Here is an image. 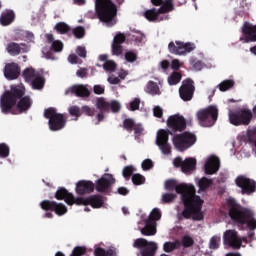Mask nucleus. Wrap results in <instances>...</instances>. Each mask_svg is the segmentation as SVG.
<instances>
[{
	"instance_id": "nucleus-8",
	"label": "nucleus",
	"mask_w": 256,
	"mask_h": 256,
	"mask_svg": "<svg viewBox=\"0 0 256 256\" xmlns=\"http://www.w3.org/2000/svg\"><path fill=\"white\" fill-rule=\"evenodd\" d=\"M231 125L239 127L241 125H249L253 119V112L250 109L242 108L235 111H229L228 114Z\"/></svg>"
},
{
	"instance_id": "nucleus-20",
	"label": "nucleus",
	"mask_w": 256,
	"mask_h": 256,
	"mask_svg": "<svg viewBox=\"0 0 256 256\" xmlns=\"http://www.w3.org/2000/svg\"><path fill=\"white\" fill-rule=\"evenodd\" d=\"M242 34L246 43L256 42V25L249 22H244L242 26Z\"/></svg>"
},
{
	"instance_id": "nucleus-6",
	"label": "nucleus",
	"mask_w": 256,
	"mask_h": 256,
	"mask_svg": "<svg viewBox=\"0 0 256 256\" xmlns=\"http://www.w3.org/2000/svg\"><path fill=\"white\" fill-rule=\"evenodd\" d=\"M44 117L45 119H49L48 125L50 131H61L67 125L65 114L57 113V110L53 107L47 108L44 111Z\"/></svg>"
},
{
	"instance_id": "nucleus-46",
	"label": "nucleus",
	"mask_w": 256,
	"mask_h": 256,
	"mask_svg": "<svg viewBox=\"0 0 256 256\" xmlns=\"http://www.w3.org/2000/svg\"><path fill=\"white\" fill-rule=\"evenodd\" d=\"M87 253V248L85 246H76L72 250L70 256H83Z\"/></svg>"
},
{
	"instance_id": "nucleus-27",
	"label": "nucleus",
	"mask_w": 256,
	"mask_h": 256,
	"mask_svg": "<svg viewBox=\"0 0 256 256\" xmlns=\"http://www.w3.org/2000/svg\"><path fill=\"white\" fill-rule=\"evenodd\" d=\"M155 225L156 223L153 222V220H146L145 227H143L140 231L146 237H151L157 233V227Z\"/></svg>"
},
{
	"instance_id": "nucleus-7",
	"label": "nucleus",
	"mask_w": 256,
	"mask_h": 256,
	"mask_svg": "<svg viewBox=\"0 0 256 256\" xmlns=\"http://www.w3.org/2000/svg\"><path fill=\"white\" fill-rule=\"evenodd\" d=\"M172 143L177 151H187L197 143V136L191 132L175 134L172 138Z\"/></svg>"
},
{
	"instance_id": "nucleus-62",
	"label": "nucleus",
	"mask_w": 256,
	"mask_h": 256,
	"mask_svg": "<svg viewBox=\"0 0 256 256\" xmlns=\"http://www.w3.org/2000/svg\"><path fill=\"white\" fill-rule=\"evenodd\" d=\"M141 105V99L135 98L130 102V111H139V107Z\"/></svg>"
},
{
	"instance_id": "nucleus-53",
	"label": "nucleus",
	"mask_w": 256,
	"mask_h": 256,
	"mask_svg": "<svg viewBox=\"0 0 256 256\" xmlns=\"http://www.w3.org/2000/svg\"><path fill=\"white\" fill-rule=\"evenodd\" d=\"M51 50L54 51V53H61L63 51V42L60 40H55L52 42Z\"/></svg>"
},
{
	"instance_id": "nucleus-42",
	"label": "nucleus",
	"mask_w": 256,
	"mask_h": 256,
	"mask_svg": "<svg viewBox=\"0 0 256 256\" xmlns=\"http://www.w3.org/2000/svg\"><path fill=\"white\" fill-rule=\"evenodd\" d=\"M124 58L127 63H135V61L138 59L137 50H130L125 52Z\"/></svg>"
},
{
	"instance_id": "nucleus-51",
	"label": "nucleus",
	"mask_w": 256,
	"mask_h": 256,
	"mask_svg": "<svg viewBox=\"0 0 256 256\" xmlns=\"http://www.w3.org/2000/svg\"><path fill=\"white\" fill-rule=\"evenodd\" d=\"M161 219V211L158 208H154L150 214V217L146 221H159Z\"/></svg>"
},
{
	"instance_id": "nucleus-41",
	"label": "nucleus",
	"mask_w": 256,
	"mask_h": 256,
	"mask_svg": "<svg viewBox=\"0 0 256 256\" xmlns=\"http://www.w3.org/2000/svg\"><path fill=\"white\" fill-rule=\"evenodd\" d=\"M213 185V180L208 179L207 177H203L198 182V187L200 191H205V189H209Z\"/></svg>"
},
{
	"instance_id": "nucleus-18",
	"label": "nucleus",
	"mask_w": 256,
	"mask_h": 256,
	"mask_svg": "<svg viewBox=\"0 0 256 256\" xmlns=\"http://www.w3.org/2000/svg\"><path fill=\"white\" fill-rule=\"evenodd\" d=\"M77 195H89L95 191V184L90 180H80L76 183Z\"/></svg>"
},
{
	"instance_id": "nucleus-29",
	"label": "nucleus",
	"mask_w": 256,
	"mask_h": 256,
	"mask_svg": "<svg viewBox=\"0 0 256 256\" xmlns=\"http://www.w3.org/2000/svg\"><path fill=\"white\" fill-rule=\"evenodd\" d=\"M196 167H197V159L186 158L182 165V173H191V171H195Z\"/></svg>"
},
{
	"instance_id": "nucleus-2",
	"label": "nucleus",
	"mask_w": 256,
	"mask_h": 256,
	"mask_svg": "<svg viewBox=\"0 0 256 256\" xmlns=\"http://www.w3.org/2000/svg\"><path fill=\"white\" fill-rule=\"evenodd\" d=\"M23 95H25V88L21 86H14L11 87L10 90L5 91L0 97L1 113L4 115H9V113L15 115L13 107L17 105V101H19Z\"/></svg>"
},
{
	"instance_id": "nucleus-35",
	"label": "nucleus",
	"mask_w": 256,
	"mask_h": 256,
	"mask_svg": "<svg viewBox=\"0 0 256 256\" xmlns=\"http://www.w3.org/2000/svg\"><path fill=\"white\" fill-rule=\"evenodd\" d=\"M181 79H183V75L180 72H172L168 77V85H177L181 83Z\"/></svg>"
},
{
	"instance_id": "nucleus-33",
	"label": "nucleus",
	"mask_w": 256,
	"mask_h": 256,
	"mask_svg": "<svg viewBox=\"0 0 256 256\" xmlns=\"http://www.w3.org/2000/svg\"><path fill=\"white\" fill-rule=\"evenodd\" d=\"M30 83L32 85V89L40 91V89L45 87V78L38 74Z\"/></svg>"
},
{
	"instance_id": "nucleus-32",
	"label": "nucleus",
	"mask_w": 256,
	"mask_h": 256,
	"mask_svg": "<svg viewBox=\"0 0 256 256\" xmlns=\"http://www.w3.org/2000/svg\"><path fill=\"white\" fill-rule=\"evenodd\" d=\"M159 15H161V12H159V8H151L144 12V17L148 21H157L159 19Z\"/></svg>"
},
{
	"instance_id": "nucleus-10",
	"label": "nucleus",
	"mask_w": 256,
	"mask_h": 256,
	"mask_svg": "<svg viewBox=\"0 0 256 256\" xmlns=\"http://www.w3.org/2000/svg\"><path fill=\"white\" fill-rule=\"evenodd\" d=\"M169 135H173V132L160 129L157 133L156 145L157 147H159L163 155H171V144L169 143Z\"/></svg>"
},
{
	"instance_id": "nucleus-59",
	"label": "nucleus",
	"mask_w": 256,
	"mask_h": 256,
	"mask_svg": "<svg viewBox=\"0 0 256 256\" xmlns=\"http://www.w3.org/2000/svg\"><path fill=\"white\" fill-rule=\"evenodd\" d=\"M9 155V146L5 143L0 144V157L2 159H6V157Z\"/></svg>"
},
{
	"instance_id": "nucleus-14",
	"label": "nucleus",
	"mask_w": 256,
	"mask_h": 256,
	"mask_svg": "<svg viewBox=\"0 0 256 256\" xmlns=\"http://www.w3.org/2000/svg\"><path fill=\"white\" fill-rule=\"evenodd\" d=\"M40 207L43 211H54L59 217L67 213V206L63 203H58L51 200H43L40 202Z\"/></svg>"
},
{
	"instance_id": "nucleus-52",
	"label": "nucleus",
	"mask_w": 256,
	"mask_h": 256,
	"mask_svg": "<svg viewBox=\"0 0 256 256\" xmlns=\"http://www.w3.org/2000/svg\"><path fill=\"white\" fill-rule=\"evenodd\" d=\"M111 49L112 55H116V57H119V55H123V45L115 44L112 42Z\"/></svg>"
},
{
	"instance_id": "nucleus-37",
	"label": "nucleus",
	"mask_w": 256,
	"mask_h": 256,
	"mask_svg": "<svg viewBox=\"0 0 256 256\" xmlns=\"http://www.w3.org/2000/svg\"><path fill=\"white\" fill-rule=\"evenodd\" d=\"M68 113L71 117H75L74 121H79V117L82 115L81 108L76 105L70 106L68 108Z\"/></svg>"
},
{
	"instance_id": "nucleus-16",
	"label": "nucleus",
	"mask_w": 256,
	"mask_h": 256,
	"mask_svg": "<svg viewBox=\"0 0 256 256\" xmlns=\"http://www.w3.org/2000/svg\"><path fill=\"white\" fill-rule=\"evenodd\" d=\"M224 245H228L232 249H241V245H243V240L239 238L237 231L235 230H226L224 232Z\"/></svg>"
},
{
	"instance_id": "nucleus-50",
	"label": "nucleus",
	"mask_w": 256,
	"mask_h": 256,
	"mask_svg": "<svg viewBox=\"0 0 256 256\" xmlns=\"http://www.w3.org/2000/svg\"><path fill=\"white\" fill-rule=\"evenodd\" d=\"M104 71H110L113 73L117 69V63L112 60H108L103 64Z\"/></svg>"
},
{
	"instance_id": "nucleus-13",
	"label": "nucleus",
	"mask_w": 256,
	"mask_h": 256,
	"mask_svg": "<svg viewBox=\"0 0 256 256\" xmlns=\"http://www.w3.org/2000/svg\"><path fill=\"white\" fill-rule=\"evenodd\" d=\"M237 187L241 189L242 195H251L256 191V182L245 176H238L235 179Z\"/></svg>"
},
{
	"instance_id": "nucleus-1",
	"label": "nucleus",
	"mask_w": 256,
	"mask_h": 256,
	"mask_svg": "<svg viewBox=\"0 0 256 256\" xmlns=\"http://www.w3.org/2000/svg\"><path fill=\"white\" fill-rule=\"evenodd\" d=\"M166 191H176L181 195L184 211L177 214L178 221L192 219L193 221H203V199L195 195V187L187 184H179L177 180H167L165 182Z\"/></svg>"
},
{
	"instance_id": "nucleus-40",
	"label": "nucleus",
	"mask_w": 256,
	"mask_h": 256,
	"mask_svg": "<svg viewBox=\"0 0 256 256\" xmlns=\"http://www.w3.org/2000/svg\"><path fill=\"white\" fill-rule=\"evenodd\" d=\"M219 90L222 92L229 91V89H233L235 87V81L233 80H224L219 85Z\"/></svg>"
},
{
	"instance_id": "nucleus-31",
	"label": "nucleus",
	"mask_w": 256,
	"mask_h": 256,
	"mask_svg": "<svg viewBox=\"0 0 256 256\" xmlns=\"http://www.w3.org/2000/svg\"><path fill=\"white\" fill-rule=\"evenodd\" d=\"M38 75L33 68H25L22 72V77L26 83H31Z\"/></svg>"
},
{
	"instance_id": "nucleus-5",
	"label": "nucleus",
	"mask_w": 256,
	"mask_h": 256,
	"mask_svg": "<svg viewBox=\"0 0 256 256\" xmlns=\"http://www.w3.org/2000/svg\"><path fill=\"white\" fill-rule=\"evenodd\" d=\"M196 117L201 127H213L219 119V109L215 105H210L204 109H200Z\"/></svg>"
},
{
	"instance_id": "nucleus-61",
	"label": "nucleus",
	"mask_w": 256,
	"mask_h": 256,
	"mask_svg": "<svg viewBox=\"0 0 256 256\" xmlns=\"http://www.w3.org/2000/svg\"><path fill=\"white\" fill-rule=\"evenodd\" d=\"M190 65L193 67L194 71H201V69H203L201 60L192 59L190 60Z\"/></svg>"
},
{
	"instance_id": "nucleus-45",
	"label": "nucleus",
	"mask_w": 256,
	"mask_h": 256,
	"mask_svg": "<svg viewBox=\"0 0 256 256\" xmlns=\"http://www.w3.org/2000/svg\"><path fill=\"white\" fill-rule=\"evenodd\" d=\"M128 37H130L131 41H134V43H143V39H145V34L137 31L136 34H129Z\"/></svg>"
},
{
	"instance_id": "nucleus-30",
	"label": "nucleus",
	"mask_w": 256,
	"mask_h": 256,
	"mask_svg": "<svg viewBox=\"0 0 256 256\" xmlns=\"http://www.w3.org/2000/svg\"><path fill=\"white\" fill-rule=\"evenodd\" d=\"M174 9L175 4L173 3V0H164L162 6L158 8V12L161 13V15H165V13H171Z\"/></svg>"
},
{
	"instance_id": "nucleus-58",
	"label": "nucleus",
	"mask_w": 256,
	"mask_h": 256,
	"mask_svg": "<svg viewBox=\"0 0 256 256\" xmlns=\"http://www.w3.org/2000/svg\"><path fill=\"white\" fill-rule=\"evenodd\" d=\"M134 172L135 168L133 166H126L122 171V175L125 177V179H129Z\"/></svg>"
},
{
	"instance_id": "nucleus-11",
	"label": "nucleus",
	"mask_w": 256,
	"mask_h": 256,
	"mask_svg": "<svg viewBox=\"0 0 256 256\" xmlns=\"http://www.w3.org/2000/svg\"><path fill=\"white\" fill-rule=\"evenodd\" d=\"M168 50L173 55H187V53H191V51H195V45L191 42H170L168 44Z\"/></svg>"
},
{
	"instance_id": "nucleus-19",
	"label": "nucleus",
	"mask_w": 256,
	"mask_h": 256,
	"mask_svg": "<svg viewBox=\"0 0 256 256\" xmlns=\"http://www.w3.org/2000/svg\"><path fill=\"white\" fill-rule=\"evenodd\" d=\"M21 75V67H19V64L12 62L5 65L4 68V76L8 81H13L15 79H18Z\"/></svg>"
},
{
	"instance_id": "nucleus-36",
	"label": "nucleus",
	"mask_w": 256,
	"mask_h": 256,
	"mask_svg": "<svg viewBox=\"0 0 256 256\" xmlns=\"http://www.w3.org/2000/svg\"><path fill=\"white\" fill-rule=\"evenodd\" d=\"M70 202H68V205H84L85 207H87L88 205V197H77L75 198V196L72 194V198L69 200Z\"/></svg>"
},
{
	"instance_id": "nucleus-54",
	"label": "nucleus",
	"mask_w": 256,
	"mask_h": 256,
	"mask_svg": "<svg viewBox=\"0 0 256 256\" xmlns=\"http://www.w3.org/2000/svg\"><path fill=\"white\" fill-rule=\"evenodd\" d=\"M132 183L134 185H143L145 183V176L141 174H133L132 175Z\"/></svg>"
},
{
	"instance_id": "nucleus-34",
	"label": "nucleus",
	"mask_w": 256,
	"mask_h": 256,
	"mask_svg": "<svg viewBox=\"0 0 256 256\" xmlns=\"http://www.w3.org/2000/svg\"><path fill=\"white\" fill-rule=\"evenodd\" d=\"M55 31H57V33H59L60 35H67V33H69V31H71V26H69L67 23L65 22H58L55 27H54Z\"/></svg>"
},
{
	"instance_id": "nucleus-9",
	"label": "nucleus",
	"mask_w": 256,
	"mask_h": 256,
	"mask_svg": "<svg viewBox=\"0 0 256 256\" xmlns=\"http://www.w3.org/2000/svg\"><path fill=\"white\" fill-rule=\"evenodd\" d=\"M134 249H139L141 256H155L157 243L147 241L145 238H137L133 243Z\"/></svg>"
},
{
	"instance_id": "nucleus-28",
	"label": "nucleus",
	"mask_w": 256,
	"mask_h": 256,
	"mask_svg": "<svg viewBox=\"0 0 256 256\" xmlns=\"http://www.w3.org/2000/svg\"><path fill=\"white\" fill-rule=\"evenodd\" d=\"M55 199H57L58 201H65V203H67V205H69V200L73 199V193L69 192L67 189L65 188H59L56 193H55Z\"/></svg>"
},
{
	"instance_id": "nucleus-60",
	"label": "nucleus",
	"mask_w": 256,
	"mask_h": 256,
	"mask_svg": "<svg viewBox=\"0 0 256 256\" xmlns=\"http://www.w3.org/2000/svg\"><path fill=\"white\" fill-rule=\"evenodd\" d=\"M109 111L112 113H119V111H121V104L117 101L110 102Z\"/></svg>"
},
{
	"instance_id": "nucleus-3",
	"label": "nucleus",
	"mask_w": 256,
	"mask_h": 256,
	"mask_svg": "<svg viewBox=\"0 0 256 256\" xmlns=\"http://www.w3.org/2000/svg\"><path fill=\"white\" fill-rule=\"evenodd\" d=\"M95 9L98 19L102 23L113 25L117 17V5L111 0H95Z\"/></svg>"
},
{
	"instance_id": "nucleus-43",
	"label": "nucleus",
	"mask_w": 256,
	"mask_h": 256,
	"mask_svg": "<svg viewBox=\"0 0 256 256\" xmlns=\"http://www.w3.org/2000/svg\"><path fill=\"white\" fill-rule=\"evenodd\" d=\"M181 244H182V247H185L187 249L195 245V240L193 239V237L189 235H184L181 239Z\"/></svg>"
},
{
	"instance_id": "nucleus-22",
	"label": "nucleus",
	"mask_w": 256,
	"mask_h": 256,
	"mask_svg": "<svg viewBox=\"0 0 256 256\" xmlns=\"http://www.w3.org/2000/svg\"><path fill=\"white\" fill-rule=\"evenodd\" d=\"M33 105V100L31 96H22L18 98L16 102V108L18 109V113H27L31 106Z\"/></svg>"
},
{
	"instance_id": "nucleus-48",
	"label": "nucleus",
	"mask_w": 256,
	"mask_h": 256,
	"mask_svg": "<svg viewBox=\"0 0 256 256\" xmlns=\"http://www.w3.org/2000/svg\"><path fill=\"white\" fill-rule=\"evenodd\" d=\"M177 245H179V242H166L163 245V249L165 253H171L177 249Z\"/></svg>"
},
{
	"instance_id": "nucleus-47",
	"label": "nucleus",
	"mask_w": 256,
	"mask_h": 256,
	"mask_svg": "<svg viewBox=\"0 0 256 256\" xmlns=\"http://www.w3.org/2000/svg\"><path fill=\"white\" fill-rule=\"evenodd\" d=\"M133 127H135V121L131 118H126L123 121V128L128 131L129 133H131V131H133Z\"/></svg>"
},
{
	"instance_id": "nucleus-55",
	"label": "nucleus",
	"mask_w": 256,
	"mask_h": 256,
	"mask_svg": "<svg viewBox=\"0 0 256 256\" xmlns=\"http://www.w3.org/2000/svg\"><path fill=\"white\" fill-rule=\"evenodd\" d=\"M177 199V194L165 193L162 195V201L164 203H173Z\"/></svg>"
},
{
	"instance_id": "nucleus-38",
	"label": "nucleus",
	"mask_w": 256,
	"mask_h": 256,
	"mask_svg": "<svg viewBox=\"0 0 256 256\" xmlns=\"http://www.w3.org/2000/svg\"><path fill=\"white\" fill-rule=\"evenodd\" d=\"M146 92H148L149 95H159V86L154 81H149L146 86Z\"/></svg>"
},
{
	"instance_id": "nucleus-12",
	"label": "nucleus",
	"mask_w": 256,
	"mask_h": 256,
	"mask_svg": "<svg viewBox=\"0 0 256 256\" xmlns=\"http://www.w3.org/2000/svg\"><path fill=\"white\" fill-rule=\"evenodd\" d=\"M179 95L182 101H191L195 95V81L191 78L183 80L179 88Z\"/></svg>"
},
{
	"instance_id": "nucleus-23",
	"label": "nucleus",
	"mask_w": 256,
	"mask_h": 256,
	"mask_svg": "<svg viewBox=\"0 0 256 256\" xmlns=\"http://www.w3.org/2000/svg\"><path fill=\"white\" fill-rule=\"evenodd\" d=\"M72 95H76V97H90L91 91L87 86L83 84H75L68 89Z\"/></svg>"
},
{
	"instance_id": "nucleus-44",
	"label": "nucleus",
	"mask_w": 256,
	"mask_h": 256,
	"mask_svg": "<svg viewBox=\"0 0 256 256\" xmlns=\"http://www.w3.org/2000/svg\"><path fill=\"white\" fill-rule=\"evenodd\" d=\"M72 34L76 39H83L85 37V28L83 26H77L72 30Z\"/></svg>"
},
{
	"instance_id": "nucleus-57",
	"label": "nucleus",
	"mask_w": 256,
	"mask_h": 256,
	"mask_svg": "<svg viewBox=\"0 0 256 256\" xmlns=\"http://www.w3.org/2000/svg\"><path fill=\"white\" fill-rule=\"evenodd\" d=\"M219 243H221V237L219 236H213L210 239L209 248L210 249H219Z\"/></svg>"
},
{
	"instance_id": "nucleus-63",
	"label": "nucleus",
	"mask_w": 256,
	"mask_h": 256,
	"mask_svg": "<svg viewBox=\"0 0 256 256\" xmlns=\"http://www.w3.org/2000/svg\"><path fill=\"white\" fill-rule=\"evenodd\" d=\"M142 169H143V171H149L150 169H153V160L145 159L142 162Z\"/></svg>"
},
{
	"instance_id": "nucleus-26",
	"label": "nucleus",
	"mask_w": 256,
	"mask_h": 256,
	"mask_svg": "<svg viewBox=\"0 0 256 256\" xmlns=\"http://www.w3.org/2000/svg\"><path fill=\"white\" fill-rule=\"evenodd\" d=\"M88 205H91L93 209H101L103 205H105V201L103 200V196L99 194L88 196Z\"/></svg>"
},
{
	"instance_id": "nucleus-39",
	"label": "nucleus",
	"mask_w": 256,
	"mask_h": 256,
	"mask_svg": "<svg viewBox=\"0 0 256 256\" xmlns=\"http://www.w3.org/2000/svg\"><path fill=\"white\" fill-rule=\"evenodd\" d=\"M110 103L105 101L104 98H98L96 102V107L99 111H103L105 113H109Z\"/></svg>"
},
{
	"instance_id": "nucleus-56",
	"label": "nucleus",
	"mask_w": 256,
	"mask_h": 256,
	"mask_svg": "<svg viewBox=\"0 0 256 256\" xmlns=\"http://www.w3.org/2000/svg\"><path fill=\"white\" fill-rule=\"evenodd\" d=\"M82 115H87V117H94L95 116V108H91L87 105L81 107Z\"/></svg>"
},
{
	"instance_id": "nucleus-17",
	"label": "nucleus",
	"mask_w": 256,
	"mask_h": 256,
	"mask_svg": "<svg viewBox=\"0 0 256 256\" xmlns=\"http://www.w3.org/2000/svg\"><path fill=\"white\" fill-rule=\"evenodd\" d=\"M114 183L115 178L113 177V174H104L97 180L94 189H96L98 193H107V191L111 189V185H114Z\"/></svg>"
},
{
	"instance_id": "nucleus-4",
	"label": "nucleus",
	"mask_w": 256,
	"mask_h": 256,
	"mask_svg": "<svg viewBox=\"0 0 256 256\" xmlns=\"http://www.w3.org/2000/svg\"><path fill=\"white\" fill-rule=\"evenodd\" d=\"M227 205L229 208L228 215L233 221V223H237V225H245L251 217H253V213L246 208H243L235 198H228Z\"/></svg>"
},
{
	"instance_id": "nucleus-25",
	"label": "nucleus",
	"mask_w": 256,
	"mask_h": 256,
	"mask_svg": "<svg viewBox=\"0 0 256 256\" xmlns=\"http://www.w3.org/2000/svg\"><path fill=\"white\" fill-rule=\"evenodd\" d=\"M27 48V44L25 43H17V42H10L7 45V52L12 55V56H16L19 55L21 53V51H25L24 48Z\"/></svg>"
},
{
	"instance_id": "nucleus-21",
	"label": "nucleus",
	"mask_w": 256,
	"mask_h": 256,
	"mask_svg": "<svg viewBox=\"0 0 256 256\" xmlns=\"http://www.w3.org/2000/svg\"><path fill=\"white\" fill-rule=\"evenodd\" d=\"M221 167V161L217 156H211L205 164V173L206 175H215Z\"/></svg>"
},
{
	"instance_id": "nucleus-49",
	"label": "nucleus",
	"mask_w": 256,
	"mask_h": 256,
	"mask_svg": "<svg viewBox=\"0 0 256 256\" xmlns=\"http://www.w3.org/2000/svg\"><path fill=\"white\" fill-rule=\"evenodd\" d=\"M125 41H127V36H125L124 33L118 32L113 39L114 44L116 45H122V43H124Z\"/></svg>"
},
{
	"instance_id": "nucleus-24",
	"label": "nucleus",
	"mask_w": 256,
	"mask_h": 256,
	"mask_svg": "<svg viewBox=\"0 0 256 256\" xmlns=\"http://www.w3.org/2000/svg\"><path fill=\"white\" fill-rule=\"evenodd\" d=\"M15 21V12L13 10H6L1 13L0 16V25L7 27Z\"/></svg>"
},
{
	"instance_id": "nucleus-15",
	"label": "nucleus",
	"mask_w": 256,
	"mask_h": 256,
	"mask_svg": "<svg viewBox=\"0 0 256 256\" xmlns=\"http://www.w3.org/2000/svg\"><path fill=\"white\" fill-rule=\"evenodd\" d=\"M167 126L171 129L172 133H181V131L187 129V121L183 116L172 115L167 120Z\"/></svg>"
},
{
	"instance_id": "nucleus-64",
	"label": "nucleus",
	"mask_w": 256,
	"mask_h": 256,
	"mask_svg": "<svg viewBox=\"0 0 256 256\" xmlns=\"http://www.w3.org/2000/svg\"><path fill=\"white\" fill-rule=\"evenodd\" d=\"M245 225H247L248 229H250V231H255L256 229V220L255 218L251 217L247 220V222L245 223Z\"/></svg>"
}]
</instances>
